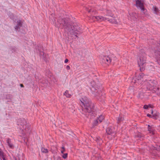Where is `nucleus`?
<instances>
[{"instance_id":"1","label":"nucleus","mask_w":160,"mask_h":160,"mask_svg":"<svg viewBox=\"0 0 160 160\" xmlns=\"http://www.w3.org/2000/svg\"><path fill=\"white\" fill-rule=\"evenodd\" d=\"M147 77V76L141 73L136 76L132 79V82L135 83L136 85H142V87H146L148 89H150L152 87L154 86V83L151 80L146 81Z\"/></svg>"},{"instance_id":"2","label":"nucleus","mask_w":160,"mask_h":160,"mask_svg":"<svg viewBox=\"0 0 160 160\" xmlns=\"http://www.w3.org/2000/svg\"><path fill=\"white\" fill-rule=\"evenodd\" d=\"M80 101L82 111L88 113H91L93 111L92 106H91V102L87 97H82L80 99Z\"/></svg>"},{"instance_id":"3","label":"nucleus","mask_w":160,"mask_h":160,"mask_svg":"<svg viewBox=\"0 0 160 160\" xmlns=\"http://www.w3.org/2000/svg\"><path fill=\"white\" fill-rule=\"evenodd\" d=\"M88 85L89 87H91V90L93 96L98 99L101 97L102 95L101 91L99 89L98 83H97L94 81H92L88 83Z\"/></svg>"},{"instance_id":"4","label":"nucleus","mask_w":160,"mask_h":160,"mask_svg":"<svg viewBox=\"0 0 160 160\" xmlns=\"http://www.w3.org/2000/svg\"><path fill=\"white\" fill-rule=\"evenodd\" d=\"M146 58L143 55L139 56L138 59V63L140 67L141 71L144 70L145 69V65L146 62Z\"/></svg>"},{"instance_id":"5","label":"nucleus","mask_w":160,"mask_h":160,"mask_svg":"<svg viewBox=\"0 0 160 160\" xmlns=\"http://www.w3.org/2000/svg\"><path fill=\"white\" fill-rule=\"evenodd\" d=\"M18 125H20V128L24 133V131H27L28 129V127L26 124V122L25 120L22 119L18 122Z\"/></svg>"},{"instance_id":"6","label":"nucleus","mask_w":160,"mask_h":160,"mask_svg":"<svg viewBox=\"0 0 160 160\" xmlns=\"http://www.w3.org/2000/svg\"><path fill=\"white\" fill-rule=\"evenodd\" d=\"M136 5L138 8H139L142 12L145 13V9L144 8L143 2L141 0H137L136 2Z\"/></svg>"},{"instance_id":"7","label":"nucleus","mask_w":160,"mask_h":160,"mask_svg":"<svg viewBox=\"0 0 160 160\" xmlns=\"http://www.w3.org/2000/svg\"><path fill=\"white\" fill-rule=\"evenodd\" d=\"M94 18L96 19L97 20L98 22H101L102 21H105L107 20V18L103 17L101 16H92L91 17V19L94 20Z\"/></svg>"},{"instance_id":"8","label":"nucleus","mask_w":160,"mask_h":160,"mask_svg":"<svg viewBox=\"0 0 160 160\" xmlns=\"http://www.w3.org/2000/svg\"><path fill=\"white\" fill-rule=\"evenodd\" d=\"M107 20L110 22L114 24H117L118 22L115 18L113 17L112 14L110 15V17H106Z\"/></svg>"},{"instance_id":"9","label":"nucleus","mask_w":160,"mask_h":160,"mask_svg":"<svg viewBox=\"0 0 160 160\" xmlns=\"http://www.w3.org/2000/svg\"><path fill=\"white\" fill-rule=\"evenodd\" d=\"M104 117L102 115H101L98 117V119L95 121L93 123L94 125H96L98 123L101 122L104 119Z\"/></svg>"},{"instance_id":"10","label":"nucleus","mask_w":160,"mask_h":160,"mask_svg":"<svg viewBox=\"0 0 160 160\" xmlns=\"http://www.w3.org/2000/svg\"><path fill=\"white\" fill-rule=\"evenodd\" d=\"M66 30L68 31L71 34L74 32L75 31L74 28L69 24H68L65 27Z\"/></svg>"},{"instance_id":"11","label":"nucleus","mask_w":160,"mask_h":160,"mask_svg":"<svg viewBox=\"0 0 160 160\" xmlns=\"http://www.w3.org/2000/svg\"><path fill=\"white\" fill-rule=\"evenodd\" d=\"M102 62L107 64L110 63L111 61V60L110 58L106 56H103L102 58Z\"/></svg>"},{"instance_id":"12","label":"nucleus","mask_w":160,"mask_h":160,"mask_svg":"<svg viewBox=\"0 0 160 160\" xmlns=\"http://www.w3.org/2000/svg\"><path fill=\"white\" fill-rule=\"evenodd\" d=\"M114 128H113L109 127L107 128L106 130V132L108 134L110 135L114 132Z\"/></svg>"},{"instance_id":"13","label":"nucleus","mask_w":160,"mask_h":160,"mask_svg":"<svg viewBox=\"0 0 160 160\" xmlns=\"http://www.w3.org/2000/svg\"><path fill=\"white\" fill-rule=\"evenodd\" d=\"M7 143L9 147L11 148H13L14 146L13 144L12 143L11 140L8 139L7 140Z\"/></svg>"},{"instance_id":"14","label":"nucleus","mask_w":160,"mask_h":160,"mask_svg":"<svg viewBox=\"0 0 160 160\" xmlns=\"http://www.w3.org/2000/svg\"><path fill=\"white\" fill-rule=\"evenodd\" d=\"M64 95L67 98H70L71 97V94L69 93V91L66 90L64 93Z\"/></svg>"},{"instance_id":"15","label":"nucleus","mask_w":160,"mask_h":160,"mask_svg":"<svg viewBox=\"0 0 160 160\" xmlns=\"http://www.w3.org/2000/svg\"><path fill=\"white\" fill-rule=\"evenodd\" d=\"M17 24L15 27V29L18 30V28H19L21 26V22L19 20H18L17 21Z\"/></svg>"},{"instance_id":"16","label":"nucleus","mask_w":160,"mask_h":160,"mask_svg":"<svg viewBox=\"0 0 160 160\" xmlns=\"http://www.w3.org/2000/svg\"><path fill=\"white\" fill-rule=\"evenodd\" d=\"M152 107L153 106L151 104L145 105L143 106V108L145 109H148L149 108H152Z\"/></svg>"},{"instance_id":"17","label":"nucleus","mask_w":160,"mask_h":160,"mask_svg":"<svg viewBox=\"0 0 160 160\" xmlns=\"http://www.w3.org/2000/svg\"><path fill=\"white\" fill-rule=\"evenodd\" d=\"M112 14L111 13V11L110 10H107L106 11V13H105L106 17H110V15Z\"/></svg>"},{"instance_id":"18","label":"nucleus","mask_w":160,"mask_h":160,"mask_svg":"<svg viewBox=\"0 0 160 160\" xmlns=\"http://www.w3.org/2000/svg\"><path fill=\"white\" fill-rule=\"evenodd\" d=\"M148 130L150 133H152V134H154V132L153 129L150 127V126L148 125Z\"/></svg>"},{"instance_id":"19","label":"nucleus","mask_w":160,"mask_h":160,"mask_svg":"<svg viewBox=\"0 0 160 160\" xmlns=\"http://www.w3.org/2000/svg\"><path fill=\"white\" fill-rule=\"evenodd\" d=\"M96 141L99 144L101 143L102 142V140L99 137H97L96 138Z\"/></svg>"},{"instance_id":"20","label":"nucleus","mask_w":160,"mask_h":160,"mask_svg":"<svg viewBox=\"0 0 160 160\" xmlns=\"http://www.w3.org/2000/svg\"><path fill=\"white\" fill-rule=\"evenodd\" d=\"M60 24L62 25V26H65L67 24H68L67 22H65L64 19H62L61 22Z\"/></svg>"},{"instance_id":"21","label":"nucleus","mask_w":160,"mask_h":160,"mask_svg":"<svg viewBox=\"0 0 160 160\" xmlns=\"http://www.w3.org/2000/svg\"><path fill=\"white\" fill-rule=\"evenodd\" d=\"M41 151L43 153H47L48 152V150L46 148H42L41 149Z\"/></svg>"},{"instance_id":"22","label":"nucleus","mask_w":160,"mask_h":160,"mask_svg":"<svg viewBox=\"0 0 160 160\" xmlns=\"http://www.w3.org/2000/svg\"><path fill=\"white\" fill-rule=\"evenodd\" d=\"M135 138H138V139L141 138L142 135L139 132L138 133L135 135Z\"/></svg>"},{"instance_id":"23","label":"nucleus","mask_w":160,"mask_h":160,"mask_svg":"<svg viewBox=\"0 0 160 160\" xmlns=\"http://www.w3.org/2000/svg\"><path fill=\"white\" fill-rule=\"evenodd\" d=\"M123 118L121 116H119L118 119V122L119 123L121 121H122L123 120Z\"/></svg>"},{"instance_id":"24","label":"nucleus","mask_w":160,"mask_h":160,"mask_svg":"<svg viewBox=\"0 0 160 160\" xmlns=\"http://www.w3.org/2000/svg\"><path fill=\"white\" fill-rule=\"evenodd\" d=\"M153 10L154 12L155 13H157V12H158V9L156 7H153Z\"/></svg>"},{"instance_id":"25","label":"nucleus","mask_w":160,"mask_h":160,"mask_svg":"<svg viewBox=\"0 0 160 160\" xmlns=\"http://www.w3.org/2000/svg\"><path fill=\"white\" fill-rule=\"evenodd\" d=\"M0 155L2 157V158L3 157H4V154L3 152L0 149Z\"/></svg>"},{"instance_id":"26","label":"nucleus","mask_w":160,"mask_h":160,"mask_svg":"<svg viewBox=\"0 0 160 160\" xmlns=\"http://www.w3.org/2000/svg\"><path fill=\"white\" fill-rule=\"evenodd\" d=\"M68 156V154L67 153H65L63 154L62 155V157L63 158L65 159L66 158H67Z\"/></svg>"},{"instance_id":"27","label":"nucleus","mask_w":160,"mask_h":160,"mask_svg":"<svg viewBox=\"0 0 160 160\" xmlns=\"http://www.w3.org/2000/svg\"><path fill=\"white\" fill-rule=\"evenodd\" d=\"M158 113L156 112V113H154L152 115L153 117H155L156 116H158Z\"/></svg>"},{"instance_id":"28","label":"nucleus","mask_w":160,"mask_h":160,"mask_svg":"<svg viewBox=\"0 0 160 160\" xmlns=\"http://www.w3.org/2000/svg\"><path fill=\"white\" fill-rule=\"evenodd\" d=\"M66 69H67V70H69L70 68V67L68 65H67V66H66Z\"/></svg>"},{"instance_id":"29","label":"nucleus","mask_w":160,"mask_h":160,"mask_svg":"<svg viewBox=\"0 0 160 160\" xmlns=\"http://www.w3.org/2000/svg\"><path fill=\"white\" fill-rule=\"evenodd\" d=\"M68 59H66L65 60L64 62H65V63H66L68 62Z\"/></svg>"},{"instance_id":"30","label":"nucleus","mask_w":160,"mask_h":160,"mask_svg":"<svg viewBox=\"0 0 160 160\" xmlns=\"http://www.w3.org/2000/svg\"><path fill=\"white\" fill-rule=\"evenodd\" d=\"M65 151V149H62L61 151V152L62 153H63V152Z\"/></svg>"},{"instance_id":"31","label":"nucleus","mask_w":160,"mask_h":160,"mask_svg":"<svg viewBox=\"0 0 160 160\" xmlns=\"http://www.w3.org/2000/svg\"><path fill=\"white\" fill-rule=\"evenodd\" d=\"M147 116L149 117H150V118L152 117L151 115L149 114H147Z\"/></svg>"},{"instance_id":"32","label":"nucleus","mask_w":160,"mask_h":160,"mask_svg":"<svg viewBox=\"0 0 160 160\" xmlns=\"http://www.w3.org/2000/svg\"><path fill=\"white\" fill-rule=\"evenodd\" d=\"M2 159H3V160H7L5 157H3L2 158Z\"/></svg>"},{"instance_id":"33","label":"nucleus","mask_w":160,"mask_h":160,"mask_svg":"<svg viewBox=\"0 0 160 160\" xmlns=\"http://www.w3.org/2000/svg\"><path fill=\"white\" fill-rule=\"evenodd\" d=\"M20 86H21V87H24V86H23V84H20Z\"/></svg>"},{"instance_id":"34","label":"nucleus","mask_w":160,"mask_h":160,"mask_svg":"<svg viewBox=\"0 0 160 160\" xmlns=\"http://www.w3.org/2000/svg\"><path fill=\"white\" fill-rule=\"evenodd\" d=\"M151 113L153 115V111L152 110V111H151Z\"/></svg>"},{"instance_id":"35","label":"nucleus","mask_w":160,"mask_h":160,"mask_svg":"<svg viewBox=\"0 0 160 160\" xmlns=\"http://www.w3.org/2000/svg\"><path fill=\"white\" fill-rule=\"evenodd\" d=\"M158 62L160 63V59L159 60H158Z\"/></svg>"},{"instance_id":"36","label":"nucleus","mask_w":160,"mask_h":160,"mask_svg":"<svg viewBox=\"0 0 160 160\" xmlns=\"http://www.w3.org/2000/svg\"><path fill=\"white\" fill-rule=\"evenodd\" d=\"M91 11H92V10H89L88 11V12H91Z\"/></svg>"},{"instance_id":"37","label":"nucleus","mask_w":160,"mask_h":160,"mask_svg":"<svg viewBox=\"0 0 160 160\" xmlns=\"http://www.w3.org/2000/svg\"><path fill=\"white\" fill-rule=\"evenodd\" d=\"M62 149H63V150H64V149H65V148L64 147H62Z\"/></svg>"}]
</instances>
